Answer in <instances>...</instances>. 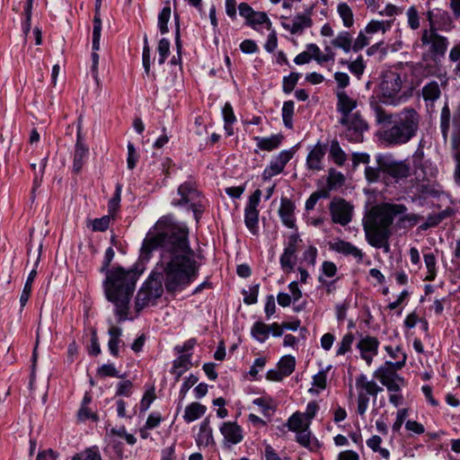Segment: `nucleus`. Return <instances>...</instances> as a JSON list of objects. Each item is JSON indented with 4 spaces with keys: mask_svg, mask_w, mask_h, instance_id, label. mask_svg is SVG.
<instances>
[{
    "mask_svg": "<svg viewBox=\"0 0 460 460\" xmlns=\"http://www.w3.org/2000/svg\"><path fill=\"white\" fill-rule=\"evenodd\" d=\"M159 251V261L144 288L158 298L164 286L167 292L181 291L198 277L199 263L190 247L189 228L174 220L172 215L160 217L143 240L140 260L149 261L154 251Z\"/></svg>",
    "mask_w": 460,
    "mask_h": 460,
    "instance_id": "obj_1",
    "label": "nucleus"
},
{
    "mask_svg": "<svg viewBox=\"0 0 460 460\" xmlns=\"http://www.w3.org/2000/svg\"><path fill=\"white\" fill-rule=\"evenodd\" d=\"M375 119L379 126L376 136L388 148L399 147L410 143L418 136L421 117L411 107L396 112H388L377 102H371Z\"/></svg>",
    "mask_w": 460,
    "mask_h": 460,
    "instance_id": "obj_2",
    "label": "nucleus"
},
{
    "mask_svg": "<svg viewBox=\"0 0 460 460\" xmlns=\"http://www.w3.org/2000/svg\"><path fill=\"white\" fill-rule=\"evenodd\" d=\"M115 252L111 247L105 251L101 271L106 274L103 281L105 296L115 305V314L119 316V321L122 322L127 319L129 302L141 272L122 267L109 270Z\"/></svg>",
    "mask_w": 460,
    "mask_h": 460,
    "instance_id": "obj_3",
    "label": "nucleus"
},
{
    "mask_svg": "<svg viewBox=\"0 0 460 460\" xmlns=\"http://www.w3.org/2000/svg\"><path fill=\"white\" fill-rule=\"evenodd\" d=\"M418 47L422 49L421 59L411 65V72L419 80L434 76L442 86L448 84V76L443 66L449 40L446 36L433 30H422Z\"/></svg>",
    "mask_w": 460,
    "mask_h": 460,
    "instance_id": "obj_4",
    "label": "nucleus"
},
{
    "mask_svg": "<svg viewBox=\"0 0 460 460\" xmlns=\"http://www.w3.org/2000/svg\"><path fill=\"white\" fill-rule=\"evenodd\" d=\"M407 211L403 204L382 203L373 207L363 221V227L367 243L375 248L389 251V238L392 234L391 226L394 217Z\"/></svg>",
    "mask_w": 460,
    "mask_h": 460,
    "instance_id": "obj_5",
    "label": "nucleus"
},
{
    "mask_svg": "<svg viewBox=\"0 0 460 460\" xmlns=\"http://www.w3.org/2000/svg\"><path fill=\"white\" fill-rule=\"evenodd\" d=\"M406 80V73L389 70L384 73L380 84V100L386 105L397 106L405 101V95L401 93L402 84Z\"/></svg>",
    "mask_w": 460,
    "mask_h": 460,
    "instance_id": "obj_6",
    "label": "nucleus"
},
{
    "mask_svg": "<svg viewBox=\"0 0 460 460\" xmlns=\"http://www.w3.org/2000/svg\"><path fill=\"white\" fill-rule=\"evenodd\" d=\"M377 164L385 171V180L390 177L398 182L411 174L410 164L406 161L396 160L392 155H378L376 157Z\"/></svg>",
    "mask_w": 460,
    "mask_h": 460,
    "instance_id": "obj_7",
    "label": "nucleus"
},
{
    "mask_svg": "<svg viewBox=\"0 0 460 460\" xmlns=\"http://www.w3.org/2000/svg\"><path fill=\"white\" fill-rule=\"evenodd\" d=\"M340 123L345 127L341 136L349 142L360 143L364 139V133L368 129L367 121L358 112L349 117H341Z\"/></svg>",
    "mask_w": 460,
    "mask_h": 460,
    "instance_id": "obj_8",
    "label": "nucleus"
},
{
    "mask_svg": "<svg viewBox=\"0 0 460 460\" xmlns=\"http://www.w3.org/2000/svg\"><path fill=\"white\" fill-rule=\"evenodd\" d=\"M358 391V413L363 416L368 407L369 395L376 397L377 394L383 391L382 387L373 380H368L367 376L360 374L356 377L355 383Z\"/></svg>",
    "mask_w": 460,
    "mask_h": 460,
    "instance_id": "obj_9",
    "label": "nucleus"
},
{
    "mask_svg": "<svg viewBox=\"0 0 460 460\" xmlns=\"http://www.w3.org/2000/svg\"><path fill=\"white\" fill-rule=\"evenodd\" d=\"M329 210L334 224L345 226L352 219V207L341 198H334L329 205Z\"/></svg>",
    "mask_w": 460,
    "mask_h": 460,
    "instance_id": "obj_10",
    "label": "nucleus"
},
{
    "mask_svg": "<svg viewBox=\"0 0 460 460\" xmlns=\"http://www.w3.org/2000/svg\"><path fill=\"white\" fill-rule=\"evenodd\" d=\"M77 138L75 146L74 160H73V171L75 173L81 172L89 154V148L84 142V138L82 135V119L81 117L77 120Z\"/></svg>",
    "mask_w": 460,
    "mask_h": 460,
    "instance_id": "obj_11",
    "label": "nucleus"
},
{
    "mask_svg": "<svg viewBox=\"0 0 460 460\" xmlns=\"http://www.w3.org/2000/svg\"><path fill=\"white\" fill-rule=\"evenodd\" d=\"M293 157V152L289 150L281 151L276 157H274L270 165L267 166L262 172V180L269 181L273 176L281 173L286 164Z\"/></svg>",
    "mask_w": 460,
    "mask_h": 460,
    "instance_id": "obj_12",
    "label": "nucleus"
},
{
    "mask_svg": "<svg viewBox=\"0 0 460 460\" xmlns=\"http://www.w3.org/2000/svg\"><path fill=\"white\" fill-rule=\"evenodd\" d=\"M329 248L330 250L344 256H351L358 262H361L364 258V253L360 249L353 243L341 239H336L335 241L329 243Z\"/></svg>",
    "mask_w": 460,
    "mask_h": 460,
    "instance_id": "obj_13",
    "label": "nucleus"
},
{
    "mask_svg": "<svg viewBox=\"0 0 460 460\" xmlns=\"http://www.w3.org/2000/svg\"><path fill=\"white\" fill-rule=\"evenodd\" d=\"M379 347V341L376 337L366 336L360 339L357 344V348L360 351L361 358L366 363L370 366L373 360V357L377 354Z\"/></svg>",
    "mask_w": 460,
    "mask_h": 460,
    "instance_id": "obj_14",
    "label": "nucleus"
},
{
    "mask_svg": "<svg viewBox=\"0 0 460 460\" xmlns=\"http://www.w3.org/2000/svg\"><path fill=\"white\" fill-rule=\"evenodd\" d=\"M178 194L181 197L180 199L172 200V204L176 207L184 206L197 200L199 198V191L197 190L195 183L192 181H185L178 188Z\"/></svg>",
    "mask_w": 460,
    "mask_h": 460,
    "instance_id": "obj_15",
    "label": "nucleus"
},
{
    "mask_svg": "<svg viewBox=\"0 0 460 460\" xmlns=\"http://www.w3.org/2000/svg\"><path fill=\"white\" fill-rule=\"evenodd\" d=\"M220 432L224 437L225 444L228 446L240 443L243 438V429L236 422H224L220 427Z\"/></svg>",
    "mask_w": 460,
    "mask_h": 460,
    "instance_id": "obj_16",
    "label": "nucleus"
},
{
    "mask_svg": "<svg viewBox=\"0 0 460 460\" xmlns=\"http://www.w3.org/2000/svg\"><path fill=\"white\" fill-rule=\"evenodd\" d=\"M327 151L326 145L317 143L308 153L306 157V166L308 170L321 171L323 170V160Z\"/></svg>",
    "mask_w": 460,
    "mask_h": 460,
    "instance_id": "obj_17",
    "label": "nucleus"
},
{
    "mask_svg": "<svg viewBox=\"0 0 460 460\" xmlns=\"http://www.w3.org/2000/svg\"><path fill=\"white\" fill-rule=\"evenodd\" d=\"M294 210L295 205L293 201L288 198H282L279 209V215L283 225L288 228L296 227Z\"/></svg>",
    "mask_w": 460,
    "mask_h": 460,
    "instance_id": "obj_18",
    "label": "nucleus"
},
{
    "mask_svg": "<svg viewBox=\"0 0 460 460\" xmlns=\"http://www.w3.org/2000/svg\"><path fill=\"white\" fill-rule=\"evenodd\" d=\"M337 111L341 117L351 116V111L357 107V101L350 98L344 91L337 93Z\"/></svg>",
    "mask_w": 460,
    "mask_h": 460,
    "instance_id": "obj_19",
    "label": "nucleus"
},
{
    "mask_svg": "<svg viewBox=\"0 0 460 460\" xmlns=\"http://www.w3.org/2000/svg\"><path fill=\"white\" fill-rule=\"evenodd\" d=\"M446 86H442L441 83L438 81H430L427 84H425L421 90L422 98L425 102H434L440 98L441 95V87L446 88Z\"/></svg>",
    "mask_w": 460,
    "mask_h": 460,
    "instance_id": "obj_20",
    "label": "nucleus"
},
{
    "mask_svg": "<svg viewBox=\"0 0 460 460\" xmlns=\"http://www.w3.org/2000/svg\"><path fill=\"white\" fill-rule=\"evenodd\" d=\"M196 442L198 446L208 447L214 444L212 429L210 427V421L208 418L203 420L199 426V431L198 433Z\"/></svg>",
    "mask_w": 460,
    "mask_h": 460,
    "instance_id": "obj_21",
    "label": "nucleus"
},
{
    "mask_svg": "<svg viewBox=\"0 0 460 460\" xmlns=\"http://www.w3.org/2000/svg\"><path fill=\"white\" fill-rule=\"evenodd\" d=\"M296 440L302 447L310 450H314L318 447L317 439L312 436V433L309 430V423H306L303 429L296 432Z\"/></svg>",
    "mask_w": 460,
    "mask_h": 460,
    "instance_id": "obj_22",
    "label": "nucleus"
},
{
    "mask_svg": "<svg viewBox=\"0 0 460 460\" xmlns=\"http://www.w3.org/2000/svg\"><path fill=\"white\" fill-rule=\"evenodd\" d=\"M207 407L199 402H194L187 405L183 414V420L190 423L205 414Z\"/></svg>",
    "mask_w": 460,
    "mask_h": 460,
    "instance_id": "obj_23",
    "label": "nucleus"
},
{
    "mask_svg": "<svg viewBox=\"0 0 460 460\" xmlns=\"http://www.w3.org/2000/svg\"><path fill=\"white\" fill-rule=\"evenodd\" d=\"M436 22L435 31H450L454 28L453 16H451L447 11L437 9L436 10Z\"/></svg>",
    "mask_w": 460,
    "mask_h": 460,
    "instance_id": "obj_24",
    "label": "nucleus"
},
{
    "mask_svg": "<svg viewBox=\"0 0 460 460\" xmlns=\"http://www.w3.org/2000/svg\"><path fill=\"white\" fill-rule=\"evenodd\" d=\"M312 9L313 7L310 8L306 14H297L294 18L291 27L289 29V31L292 34L301 33L305 28H309L312 26L313 22L312 19L310 18Z\"/></svg>",
    "mask_w": 460,
    "mask_h": 460,
    "instance_id": "obj_25",
    "label": "nucleus"
},
{
    "mask_svg": "<svg viewBox=\"0 0 460 460\" xmlns=\"http://www.w3.org/2000/svg\"><path fill=\"white\" fill-rule=\"evenodd\" d=\"M352 35L349 31H343L338 33L336 38L331 41V44L332 47L341 49L345 53H349L350 50H352Z\"/></svg>",
    "mask_w": 460,
    "mask_h": 460,
    "instance_id": "obj_26",
    "label": "nucleus"
},
{
    "mask_svg": "<svg viewBox=\"0 0 460 460\" xmlns=\"http://www.w3.org/2000/svg\"><path fill=\"white\" fill-rule=\"evenodd\" d=\"M108 333L110 335V340L108 342V348H109L110 353L113 357H119V344L122 342V341L120 339L122 331L120 328H119L117 326H111L109 329Z\"/></svg>",
    "mask_w": 460,
    "mask_h": 460,
    "instance_id": "obj_27",
    "label": "nucleus"
},
{
    "mask_svg": "<svg viewBox=\"0 0 460 460\" xmlns=\"http://www.w3.org/2000/svg\"><path fill=\"white\" fill-rule=\"evenodd\" d=\"M374 376L378 379L384 385L393 379H397L401 383L403 382V378L399 376L394 371V369L388 367L387 366L380 367L377 370L375 371Z\"/></svg>",
    "mask_w": 460,
    "mask_h": 460,
    "instance_id": "obj_28",
    "label": "nucleus"
},
{
    "mask_svg": "<svg viewBox=\"0 0 460 460\" xmlns=\"http://www.w3.org/2000/svg\"><path fill=\"white\" fill-rule=\"evenodd\" d=\"M283 137L281 135H272L270 137H256L257 146L261 150L272 151L279 147Z\"/></svg>",
    "mask_w": 460,
    "mask_h": 460,
    "instance_id": "obj_29",
    "label": "nucleus"
},
{
    "mask_svg": "<svg viewBox=\"0 0 460 460\" xmlns=\"http://www.w3.org/2000/svg\"><path fill=\"white\" fill-rule=\"evenodd\" d=\"M451 111L447 103H445L440 112V130L444 143H447L450 129Z\"/></svg>",
    "mask_w": 460,
    "mask_h": 460,
    "instance_id": "obj_30",
    "label": "nucleus"
},
{
    "mask_svg": "<svg viewBox=\"0 0 460 460\" xmlns=\"http://www.w3.org/2000/svg\"><path fill=\"white\" fill-rule=\"evenodd\" d=\"M270 328L266 323L258 321L253 323L251 329L252 336L259 342H264L270 335Z\"/></svg>",
    "mask_w": 460,
    "mask_h": 460,
    "instance_id": "obj_31",
    "label": "nucleus"
},
{
    "mask_svg": "<svg viewBox=\"0 0 460 460\" xmlns=\"http://www.w3.org/2000/svg\"><path fill=\"white\" fill-rule=\"evenodd\" d=\"M190 354H182L173 361L172 373L176 375L177 378L190 367Z\"/></svg>",
    "mask_w": 460,
    "mask_h": 460,
    "instance_id": "obj_32",
    "label": "nucleus"
},
{
    "mask_svg": "<svg viewBox=\"0 0 460 460\" xmlns=\"http://www.w3.org/2000/svg\"><path fill=\"white\" fill-rule=\"evenodd\" d=\"M365 177L369 183H375L381 181H385V171L382 166L376 164V166L367 165L365 168Z\"/></svg>",
    "mask_w": 460,
    "mask_h": 460,
    "instance_id": "obj_33",
    "label": "nucleus"
},
{
    "mask_svg": "<svg viewBox=\"0 0 460 460\" xmlns=\"http://www.w3.org/2000/svg\"><path fill=\"white\" fill-rule=\"evenodd\" d=\"M329 155L333 160V162L339 166H342L347 161V155L341 149L337 140L332 141L329 150Z\"/></svg>",
    "mask_w": 460,
    "mask_h": 460,
    "instance_id": "obj_34",
    "label": "nucleus"
},
{
    "mask_svg": "<svg viewBox=\"0 0 460 460\" xmlns=\"http://www.w3.org/2000/svg\"><path fill=\"white\" fill-rule=\"evenodd\" d=\"M244 223L252 234H256L259 224V210L245 208Z\"/></svg>",
    "mask_w": 460,
    "mask_h": 460,
    "instance_id": "obj_35",
    "label": "nucleus"
},
{
    "mask_svg": "<svg viewBox=\"0 0 460 460\" xmlns=\"http://www.w3.org/2000/svg\"><path fill=\"white\" fill-rule=\"evenodd\" d=\"M338 13L346 28H350L354 24L353 13L347 3H340L337 7Z\"/></svg>",
    "mask_w": 460,
    "mask_h": 460,
    "instance_id": "obj_36",
    "label": "nucleus"
},
{
    "mask_svg": "<svg viewBox=\"0 0 460 460\" xmlns=\"http://www.w3.org/2000/svg\"><path fill=\"white\" fill-rule=\"evenodd\" d=\"M367 446L375 453H379V455L385 459H388L390 457V452L388 449L381 447L382 438L377 436H372L370 438L367 440Z\"/></svg>",
    "mask_w": 460,
    "mask_h": 460,
    "instance_id": "obj_37",
    "label": "nucleus"
},
{
    "mask_svg": "<svg viewBox=\"0 0 460 460\" xmlns=\"http://www.w3.org/2000/svg\"><path fill=\"white\" fill-rule=\"evenodd\" d=\"M152 299H156V297L151 296L150 291L146 290L144 287H142L136 296L135 307L136 311H141L145 306H146Z\"/></svg>",
    "mask_w": 460,
    "mask_h": 460,
    "instance_id": "obj_38",
    "label": "nucleus"
},
{
    "mask_svg": "<svg viewBox=\"0 0 460 460\" xmlns=\"http://www.w3.org/2000/svg\"><path fill=\"white\" fill-rule=\"evenodd\" d=\"M295 110V103L293 101H287L282 106V119L286 128H293V115Z\"/></svg>",
    "mask_w": 460,
    "mask_h": 460,
    "instance_id": "obj_39",
    "label": "nucleus"
},
{
    "mask_svg": "<svg viewBox=\"0 0 460 460\" xmlns=\"http://www.w3.org/2000/svg\"><path fill=\"white\" fill-rule=\"evenodd\" d=\"M345 182V177L341 172H337L335 169H330L328 179H327V187L329 190H335L341 187Z\"/></svg>",
    "mask_w": 460,
    "mask_h": 460,
    "instance_id": "obj_40",
    "label": "nucleus"
},
{
    "mask_svg": "<svg viewBox=\"0 0 460 460\" xmlns=\"http://www.w3.org/2000/svg\"><path fill=\"white\" fill-rule=\"evenodd\" d=\"M296 360L292 356H285L279 362V369L284 377L290 376L295 370Z\"/></svg>",
    "mask_w": 460,
    "mask_h": 460,
    "instance_id": "obj_41",
    "label": "nucleus"
},
{
    "mask_svg": "<svg viewBox=\"0 0 460 460\" xmlns=\"http://www.w3.org/2000/svg\"><path fill=\"white\" fill-rule=\"evenodd\" d=\"M266 24V28L268 30L271 27V22L264 12H255L253 11L252 15H251L250 19L247 22V24L252 26V28H255L256 25L260 24Z\"/></svg>",
    "mask_w": 460,
    "mask_h": 460,
    "instance_id": "obj_42",
    "label": "nucleus"
},
{
    "mask_svg": "<svg viewBox=\"0 0 460 460\" xmlns=\"http://www.w3.org/2000/svg\"><path fill=\"white\" fill-rule=\"evenodd\" d=\"M452 146H460V105L453 116Z\"/></svg>",
    "mask_w": 460,
    "mask_h": 460,
    "instance_id": "obj_43",
    "label": "nucleus"
},
{
    "mask_svg": "<svg viewBox=\"0 0 460 460\" xmlns=\"http://www.w3.org/2000/svg\"><path fill=\"white\" fill-rule=\"evenodd\" d=\"M171 17V7L164 6L158 14V28L162 34L168 32V22Z\"/></svg>",
    "mask_w": 460,
    "mask_h": 460,
    "instance_id": "obj_44",
    "label": "nucleus"
},
{
    "mask_svg": "<svg viewBox=\"0 0 460 460\" xmlns=\"http://www.w3.org/2000/svg\"><path fill=\"white\" fill-rule=\"evenodd\" d=\"M102 31V19L101 16H93V49L98 50L100 49V40Z\"/></svg>",
    "mask_w": 460,
    "mask_h": 460,
    "instance_id": "obj_45",
    "label": "nucleus"
},
{
    "mask_svg": "<svg viewBox=\"0 0 460 460\" xmlns=\"http://www.w3.org/2000/svg\"><path fill=\"white\" fill-rule=\"evenodd\" d=\"M303 417H304V414L299 411H296L294 414H292L287 422V426H288V429L291 431H296V432L303 429L305 428Z\"/></svg>",
    "mask_w": 460,
    "mask_h": 460,
    "instance_id": "obj_46",
    "label": "nucleus"
},
{
    "mask_svg": "<svg viewBox=\"0 0 460 460\" xmlns=\"http://www.w3.org/2000/svg\"><path fill=\"white\" fill-rule=\"evenodd\" d=\"M37 271L35 270H32L27 278L26 283L23 287V290L20 297V303L22 306H24L28 302L30 294L31 292V283L34 280Z\"/></svg>",
    "mask_w": 460,
    "mask_h": 460,
    "instance_id": "obj_47",
    "label": "nucleus"
},
{
    "mask_svg": "<svg viewBox=\"0 0 460 460\" xmlns=\"http://www.w3.org/2000/svg\"><path fill=\"white\" fill-rule=\"evenodd\" d=\"M407 23L411 30H417L420 28V15L417 8L412 5L408 8L406 12Z\"/></svg>",
    "mask_w": 460,
    "mask_h": 460,
    "instance_id": "obj_48",
    "label": "nucleus"
},
{
    "mask_svg": "<svg viewBox=\"0 0 460 460\" xmlns=\"http://www.w3.org/2000/svg\"><path fill=\"white\" fill-rule=\"evenodd\" d=\"M300 77V74L292 72L289 75L284 76L282 89L285 93H290L294 89Z\"/></svg>",
    "mask_w": 460,
    "mask_h": 460,
    "instance_id": "obj_49",
    "label": "nucleus"
},
{
    "mask_svg": "<svg viewBox=\"0 0 460 460\" xmlns=\"http://www.w3.org/2000/svg\"><path fill=\"white\" fill-rule=\"evenodd\" d=\"M354 341V336L352 333H347L345 334L341 341L339 343L338 349L336 351L337 356H342L345 355L347 352H349L351 349V345Z\"/></svg>",
    "mask_w": 460,
    "mask_h": 460,
    "instance_id": "obj_50",
    "label": "nucleus"
},
{
    "mask_svg": "<svg viewBox=\"0 0 460 460\" xmlns=\"http://www.w3.org/2000/svg\"><path fill=\"white\" fill-rule=\"evenodd\" d=\"M97 375L102 377L112 376L124 378L125 375H119V371L112 364H104L97 369Z\"/></svg>",
    "mask_w": 460,
    "mask_h": 460,
    "instance_id": "obj_51",
    "label": "nucleus"
},
{
    "mask_svg": "<svg viewBox=\"0 0 460 460\" xmlns=\"http://www.w3.org/2000/svg\"><path fill=\"white\" fill-rule=\"evenodd\" d=\"M157 51L159 54L158 63L163 65L170 53V41L165 38L161 39L158 43Z\"/></svg>",
    "mask_w": 460,
    "mask_h": 460,
    "instance_id": "obj_52",
    "label": "nucleus"
},
{
    "mask_svg": "<svg viewBox=\"0 0 460 460\" xmlns=\"http://www.w3.org/2000/svg\"><path fill=\"white\" fill-rule=\"evenodd\" d=\"M121 191H122V186L119 183H118L116 185V190H115L114 195L111 198V199L109 201V204H108L109 213L111 215H113L119 208V203H120V199H121Z\"/></svg>",
    "mask_w": 460,
    "mask_h": 460,
    "instance_id": "obj_53",
    "label": "nucleus"
},
{
    "mask_svg": "<svg viewBox=\"0 0 460 460\" xmlns=\"http://www.w3.org/2000/svg\"><path fill=\"white\" fill-rule=\"evenodd\" d=\"M222 114L225 121V129L228 130V127L232 126L236 120L233 107L229 102L225 103Z\"/></svg>",
    "mask_w": 460,
    "mask_h": 460,
    "instance_id": "obj_54",
    "label": "nucleus"
},
{
    "mask_svg": "<svg viewBox=\"0 0 460 460\" xmlns=\"http://www.w3.org/2000/svg\"><path fill=\"white\" fill-rule=\"evenodd\" d=\"M348 67L350 73L359 78L366 68L362 56H358L356 60L348 63Z\"/></svg>",
    "mask_w": 460,
    "mask_h": 460,
    "instance_id": "obj_55",
    "label": "nucleus"
},
{
    "mask_svg": "<svg viewBox=\"0 0 460 460\" xmlns=\"http://www.w3.org/2000/svg\"><path fill=\"white\" fill-rule=\"evenodd\" d=\"M296 260V256L289 255L283 252L280 256L281 269L287 273L291 272L295 268Z\"/></svg>",
    "mask_w": 460,
    "mask_h": 460,
    "instance_id": "obj_56",
    "label": "nucleus"
},
{
    "mask_svg": "<svg viewBox=\"0 0 460 460\" xmlns=\"http://www.w3.org/2000/svg\"><path fill=\"white\" fill-rule=\"evenodd\" d=\"M72 460H102L97 449L88 448L77 454Z\"/></svg>",
    "mask_w": 460,
    "mask_h": 460,
    "instance_id": "obj_57",
    "label": "nucleus"
},
{
    "mask_svg": "<svg viewBox=\"0 0 460 460\" xmlns=\"http://www.w3.org/2000/svg\"><path fill=\"white\" fill-rule=\"evenodd\" d=\"M259 284H256L250 288L249 291L243 290V302L246 305H253L257 303L259 294Z\"/></svg>",
    "mask_w": 460,
    "mask_h": 460,
    "instance_id": "obj_58",
    "label": "nucleus"
},
{
    "mask_svg": "<svg viewBox=\"0 0 460 460\" xmlns=\"http://www.w3.org/2000/svg\"><path fill=\"white\" fill-rule=\"evenodd\" d=\"M111 222L110 216H103L100 218H95L92 222V228L94 232H104L109 228Z\"/></svg>",
    "mask_w": 460,
    "mask_h": 460,
    "instance_id": "obj_59",
    "label": "nucleus"
},
{
    "mask_svg": "<svg viewBox=\"0 0 460 460\" xmlns=\"http://www.w3.org/2000/svg\"><path fill=\"white\" fill-rule=\"evenodd\" d=\"M155 399V388L152 387L145 393V394L140 402V411H147V409L150 407L151 403L154 402Z\"/></svg>",
    "mask_w": 460,
    "mask_h": 460,
    "instance_id": "obj_60",
    "label": "nucleus"
},
{
    "mask_svg": "<svg viewBox=\"0 0 460 460\" xmlns=\"http://www.w3.org/2000/svg\"><path fill=\"white\" fill-rule=\"evenodd\" d=\"M32 0H28L24 6L25 20L22 24V31L27 35L31 31Z\"/></svg>",
    "mask_w": 460,
    "mask_h": 460,
    "instance_id": "obj_61",
    "label": "nucleus"
},
{
    "mask_svg": "<svg viewBox=\"0 0 460 460\" xmlns=\"http://www.w3.org/2000/svg\"><path fill=\"white\" fill-rule=\"evenodd\" d=\"M77 417L81 421L92 420L93 421L96 422L99 420L98 415L92 411L88 406H81L77 412Z\"/></svg>",
    "mask_w": 460,
    "mask_h": 460,
    "instance_id": "obj_62",
    "label": "nucleus"
},
{
    "mask_svg": "<svg viewBox=\"0 0 460 460\" xmlns=\"http://www.w3.org/2000/svg\"><path fill=\"white\" fill-rule=\"evenodd\" d=\"M261 458L262 460H282L277 451L270 444L265 445Z\"/></svg>",
    "mask_w": 460,
    "mask_h": 460,
    "instance_id": "obj_63",
    "label": "nucleus"
},
{
    "mask_svg": "<svg viewBox=\"0 0 460 460\" xmlns=\"http://www.w3.org/2000/svg\"><path fill=\"white\" fill-rule=\"evenodd\" d=\"M447 5L453 19L460 24V0H448Z\"/></svg>",
    "mask_w": 460,
    "mask_h": 460,
    "instance_id": "obj_64",
    "label": "nucleus"
}]
</instances>
